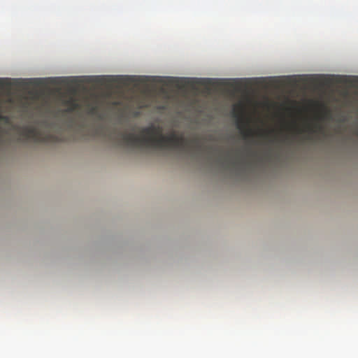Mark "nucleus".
<instances>
[{"label":"nucleus","instance_id":"nucleus-6","mask_svg":"<svg viewBox=\"0 0 358 358\" xmlns=\"http://www.w3.org/2000/svg\"><path fill=\"white\" fill-rule=\"evenodd\" d=\"M192 147H194L197 149H200L201 147V145L197 138L194 139L192 142Z\"/></svg>","mask_w":358,"mask_h":358},{"label":"nucleus","instance_id":"nucleus-3","mask_svg":"<svg viewBox=\"0 0 358 358\" xmlns=\"http://www.w3.org/2000/svg\"><path fill=\"white\" fill-rule=\"evenodd\" d=\"M210 83V79L169 78L167 84L179 89H185L187 87L194 88L196 85H208Z\"/></svg>","mask_w":358,"mask_h":358},{"label":"nucleus","instance_id":"nucleus-4","mask_svg":"<svg viewBox=\"0 0 358 358\" xmlns=\"http://www.w3.org/2000/svg\"><path fill=\"white\" fill-rule=\"evenodd\" d=\"M237 127L241 131L244 139H249L255 135L254 131L251 129L248 128L247 122L242 117L238 118Z\"/></svg>","mask_w":358,"mask_h":358},{"label":"nucleus","instance_id":"nucleus-7","mask_svg":"<svg viewBox=\"0 0 358 358\" xmlns=\"http://www.w3.org/2000/svg\"><path fill=\"white\" fill-rule=\"evenodd\" d=\"M7 80L0 78V88L3 87L6 84Z\"/></svg>","mask_w":358,"mask_h":358},{"label":"nucleus","instance_id":"nucleus-9","mask_svg":"<svg viewBox=\"0 0 358 358\" xmlns=\"http://www.w3.org/2000/svg\"><path fill=\"white\" fill-rule=\"evenodd\" d=\"M226 162L227 163V164H231L233 166H236V165H237L238 164H239V163H240V161H239V160H238V159H236V160H235V161H234V162H229L228 161H227V160H226Z\"/></svg>","mask_w":358,"mask_h":358},{"label":"nucleus","instance_id":"nucleus-8","mask_svg":"<svg viewBox=\"0 0 358 358\" xmlns=\"http://www.w3.org/2000/svg\"><path fill=\"white\" fill-rule=\"evenodd\" d=\"M271 132V131H269V132H262L261 131V132L259 133V136H264V137H267Z\"/></svg>","mask_w":358,"mask_h":358},{"label":"nucleus","instance_id":"nucleus-10","mask_svg":"<svg viewBox=\"0 0 358 358\" xmlns=\"http://www.w3.org/2000/svg\"><path fill=\"white\" fill-rule=\"evenodd\" d=\"M131 78H129V77H128V78H124V83H126V82H127V81H129V80H131Z\"/></svg>","mask_w":358,"mask_h":358},{"label":"nucleus","instance_id":"nucleus-5","mask_svg":"<svg viewBox=\"0 0 358 358\" xmlns=\"http://www.w3.org/2000/svg\"><path fill=\"white\" fill-rule=\"evenodd\" d=\"M68 103L69 104V110L71 112L74 111L78 108V103L73 99H69Z\"/></svg>","mask_w":358,"mask_h":358},{"label":"nucleus","instance_id":"nucleus-1","mask_svg":"<svg viewBox=\"0 0 358 358\" xmlns=\"http://www.w3.org/2000/svg\"><path fill=\"white\" fill-rule=\"evenodd\" d=\"M116 141L120 146L131 148L142 146L154 148H171L186 145L185 138L175 132L169 136L162 134L159 127L150 126L143 128L141 135L134 133H121L116 136Z\"/></svg>","mask_w":358,"mask_h":358},{"label":"nucleus","instance_id":"nucleus-2","mask_svg":"<svg viewBox=\"0 0 358 358\" xmlns=\"http://www.w3.org/2000/svg\"><path fill=\"white\" fill-rule=\"evenodd\" d=\"M21 135L27 139H31L36 142L48 143L57 141V137L49 134H44L37 127L27 126L21 129Z\"/></svg>","mask_w":358,"mask_h":358}]
</instances>
